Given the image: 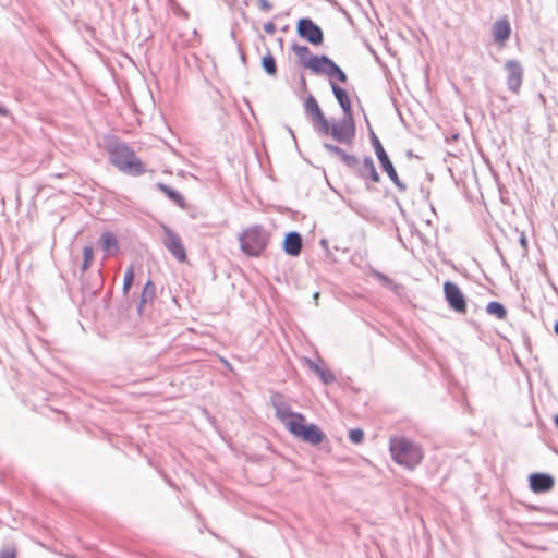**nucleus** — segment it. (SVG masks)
Masks as SVG:
<instances>
[{
	"label": "nucleus",
	"instance_id": "f257e3e1",
	"mask_svg": "<svg viewBox=\"0 0 558 558\" xmlns=\"http://www.w3.org/2000/svg\"><path fill=\"white\" fill-rule=\"evenodd\" d=\"M389 452L392 461L408 471H414L423 461V446L405 435L389 438Z\"/></svg>",
	"mask_w": 558,
	"mask_h": 558
},
{
	"label": "nucleus",
	"instance_id": "f03ea898",
	"mask_svg": "<svg viewBox=\"0 0 558 558\" xmlns=\"http://www.w3.org/2000/svg\"><path fill=\"white\" fill-rule=\"evenodd\" d=\"M106 150L109 162L122 173L138 177L146 172L145 163L128 143L114 137V143H108Z\"/></svg>",
	"mask_w": 558,
	"mask_h": 558
},
{
	"label": "nucleus",
	"instance_id": "7ed1b4c3",
	"mask_svg": "<svg viewBox=\"0 0 558 558\" xmlns=\"http://www.w3.org/2000/svg\"><path fill=\"white\" fill-rule=\"evenodd\" d=\"M270 239V231L260 223L251 225L238 234L240 251L248 258L263 256Z\"/></svg>",
	"mask_w": 558,
	"mask_h": 558
},
{
	"label": "nucleus",
	"instance_id": "20e7f679",
	"mask_svg": "<svg viewBox=\"0 0 558 558\" xmlns=\"http://www.w3.org/2000/svg\"><path fill=\"white\" fill-rule=\"evenodd\" d=\"M324 136H330L339 144L351 145L356 136V123L354 116L342 114L340 119L331 118L316 131Z\"/></svg>",
	"mask_w": 558,
	"mask_h": 558
},
{
	"label": "nucleus",
	"instance_id": "39448f33",
	"mask_svg": "<svg viewBox=\"0 0 558 558\" xmlns=\"http://www.w3.org/2000/svg\"><path fill=\"white\" fill-rule=\"evenodd\" d=\"M367 130L371 145L374 149L375 156L378 160L381 171L387 174L389 180L395 184V186L400 193H404L408 189L407 184L399 178V174L396 170L393 162L391 161L380 140L378 138V136L376 135V133L374 132L368 122Z\"/></svg>",
	"mask_w": 558,
	"mask_h": 558
},
{
	"label": "nucleus",
	"instance_id": "423d86ee",
	"mask_svg": "<svg viewBox=\"0 0 558 558\" xmlns=\"http://www.w3.org/2000/svg\"><path fill=\"white\" fill-rule=\"evenodd\" d=\"M288 432L294 438L313 447H317L324 441L329 442L328 437L322 427L316 423L307 422L304 414Z\"/></svg>",
	"mask_w": 558,
	"mask_h": 558
},
{
	"label": "nucleus",
	"instance_id": "0eeeda50",
	"mask_svg": "<svg viewBox=\"0 0 558 558\" xmlns=\"http://www.w3.org/2000/svg\"><path fill=\"white\" fill-rule=\"evenodd\" d=\"M296 36L307 44L318 47L324 44L323 28L310 16H302L295 23Z\"/></svg>",
	"mask_w": 558,
	"mask_h": 558
},
{
	"label": "nucleus",
	"instance_id": "6e6552de",
	"mask_svg": "<svg viewBox=\"0 0 558 558\" xmlns=\"http://www.w3.org/2000/svg\"><path fill=\"white\" fill-rule=\"evenodd\" d=\"M163 232L162 244L167 251L177 259L179 263L187 260L186 248L181 236L166 223L161 225Z\"/></svg>",
	"mask_w": 558,
	"mask_h": 558
},
{
	"label": "nucleus",
	"instance_id": "1a4fd4ad",
	"mask_svg": "<svg viewBox=\"0 0 558 558\" xmlns=\"http://www.w3.org/2000/svg\"><path fill=\"white\" fill-rule=\"evenodd\" d=\"M444 298L450 310L458 314H465L468 310L466 296L461 288L451 280H446L442 286Z\"/></svg>",
	"mask_w": 558,
	"mask_h": 558
},
{
	"label": "nucleus",
	"instance_id": "9d476101",
	"mask_svg": "<svg viewBox=\"0 0 558 558\" xmlns=\"http://www.w3.org/2000/svg\"><path fill=\"white\" fill-rule=\"evenodd\" d=\"M270 403L276 411V416L284 425L286 429L289 430L296 421H300L303 413L293 411L291 405L282 400L280 393H275L270 397Z\"/></svg>",
	"mask_w": 558,
	"mask_h": 558
},
{
	"label": "nucleus",
	"instance_id": "9b49d317",
	"mask_svg": "<svg viewBox=\"0 0 558 558\" xmlns=\"http://www.w3.org/2000/svg\"><path fill=\"white\" fill-rule=\"evenodd\" d=\"M291 50L298 58V63L306 69L310 70L313 74L316 73L318 66L320 65L322 61L325 58V53L323 54H315L312 53L310 48L306 45H301L298 41L293 40L291 46Z\"/></svg>",
	"mask_w": 558,
	"mask_h": 558
},
{
	"label": "nucleus",
	"instance_id": "f8f14e48",
	"mask_svg": "<svg viewBox=\"0 0 558 558\" xmlns=\"http://www.w3.org/2000/svg\"><path fill=\"white\" fill-rule=\"evenodd\" d=\"M81 292L84 301H93L104 288L102 270L81 275Z\"/></svg>",
	"mask_w": 558,
	"mask_h": 558
},
{
	"label": "nucleus",
	"instance_id": "ddd939ff",
	"mask_svg": "<svg viewBox=\"0 0 558 558\" xmlns=\"http://www.w3.org/2000/svg\"><path fill=\"white\" fill-rule=\"evenodd\" d=\"M315 75L327 76L330 87H332V84H347L349 80L347 73L342 70V68L339 64H337L335 60L330 58L328 54L325 56Z\"/></svg>",
	"mask_w": 558,
	"mask_h": 558
},
{
	"label": "nucleus",
	"instance_id": "4468645a",
	"mask_svg": "<svg viewBox=\"0 0 558 558\" xmlns=\"http://www.w3.org/2000/svg\"><path fill=\"white\" fill-rule=\"evenodd\" d=\"M492 38L498 50H502L510 39L512 28L509 19L504 15L496 20L492 25Z\"/></svg>",
	"mask_w": 558,
	"mask_h": 558
},
{
	"label": "nucleus",
	"instance_id": "2eb2a0df",
	"mask_svg": "<svg viewBox=\"0 0 558 558\" xmlns=\"http://www.w3.org/2000/svg\"><path fill=\"white\" fill-rule=\"evenodd\" d=\"M304 362L308 369L318 377L319 381L324 386H329L337 381L336 375L320 356H317L316 360L305 357Z\"/></svg>",
	"mask_w": 558,
	"mask_h": 558
},
{
	"label": "nucleus",
	"instance_id": "dca6fc26",
	"mask_svg": "<svg viewBox=\"0 0 558 558\" xmlns=\"http://www.w3.org/2000/svg\"><path fill=\"white\" fill-rule=\"evenodd\" d=\"M156 299V284L154 280L148 276L145 283L142 286L138 296H135L133 303H135L136 313L138 316H143L147 305H151Z\"/></svg>",
	"mask_w": 558,
	"mask_h": 558
},
{
	"label": "nucleus",
	"instance_id": "f3484780",
	"mask_svg": "<svg viewBox=\"0 0 558 558\" xmlns=\"http://www.w3.org/2000/svg\"><path fill=\"white\" fill-rule=\"evenodd\" d=\"M303 107L305 116L312 120L314 129L317 131L327 118L313 94H307Z\"/></svg>",
	"mask_w": 558,
	"mask_h": 558
},
{
	"label": "nucleus",
	"instance_id": "a211bd4d",
	"mask_svg": "<svg viewBox=\"0 0 558 558\" xmlns=\"http://www.w3.org/2000/svg\"><path fill=\"white\" fill-rule=\"evenodd\" d=\"M303 248V236L301 232L291 230L284 233L281 243L282 252L289 257H299Z\"/></svg>",
	"mask_w": 558,
	"mask_h": 558
},
{
	"label": "nucleus",
	"instance_id": "6ab92c4d",
	"mask_svg": "<svg viewBox=\"0 0 558 558\" xmlns=\"http://www.w3.org/2000/svg\"><path fill=\"white\" fill-rule=\"evenodd\" d=\"M505 70L508 73L507 76V86L508 89L519 94L522 78H523V68L521 63L515 59H510L505 63Z\"/></svg>",
	"mask_w": 558,
	"mask_h": 558
},
{
	"label": "nucleus",
	"instance_id": "aec40b11",
	"mask_svg": "<svg viewBox=\"0 0 558 558\" xmlns=\"http://www.w3.org/2000/svg\"><path fill=\"white\" fill-rule=\"evenodd\" d=\"M135 277H136V275H135L134 264L131 263L124 271L123 282H122L123 303H122L121 307L124 311H129L133 305V301L135 300V293L131 294V289L135 281Z\"/></svg>",
	"mask_w": 558,
	"mask_h": 558
},
{
	"label": "nucleus",
	"instance_id": "412c9836",
	"mask_svg": "<svg viewBox=\"0 0 558 558\" xmlns=\"http://www.w3.org/2000/svg\"><path fill=\"white\" fill-rule=\"evenodd\" d=\"M355 175L361 180L371 183H379L381 181V177L376 168V165L373 158L368 155H365L362 158L361 166L356 167Z\"/></svg>",
	"mask_w": 558,
	"mask_h": 558
},
{
	"label": "nucleus",
	"instance_id": "4be33fe9",
	"mask_svg": "<svg viewBox=\"0 0 558 558\" xmlns=\"http://www.w3.org/2000/svg\"><path fill=\"white\" fill-rule=\"evenodd\" d=\"M98 245L100 246L105 257L116 256L120 251L119 240L114 232L110 230H105L100 233Z\"/></svg>",
	"mask_w": 558,
	"mask_h": 558
},
{
	"label": "nucleus",
	"instance_id": "5701e85b",
	"mask_svg": "<svg viewBox=\"0 0 558 558\" xmlns=\"http://www.w3.org/2000/svg\"><path fill=\"white\" fill-rule=\"evenodd\" d=\"M530 488L534 493H547L553 489L555 480L546 473H532L529 476Z\"/></svg>",
	"mask_w": 558,
	"mask_h": 558
},
{
	"label": "nucleus",
	"instance_id": "b1692460",
	"mask_svg": "<svg viewBox=\"0 0 558 558\" xmlns=\"http://www.w3.org/2000/svg\"><path fill=\"white\" fill-rule=\"evenodd\" d=\"M330 88L333 97L336 98L339 107L342 110V114L354 116L352 102L348 90L344 87L340 86L339 84H332V87Z\"/></svg>",
	"mask_w": 558,
	"mask_h": 558
},
{
	"label": "nucleus",
	"instance_id": "393cba45",
	"mask_svg": "<svg viewBox=\"0 0 558 558\" xmlns=\"http://www.w3.org/2000/svg\"><path fill=\"white\" fill-rule=\"evenodd\" d=\"M156 189L161 192L170 202H172L174 205H177L179 208H185L186 207V199L183 196V194L177 190L175 187L163 183V182H157Z\"/></svg>",
	"mask_w": 558,
	"mask_h": 558
},
{
	"label": "nucleus",
	"instance_id": "a878e982",
	"mask_svg": "<svg viewBox=\"0 0 558 558\" xmlns=\"http://www.w3.org/2000/svg\"><path fill=\"white\" fill-rule=\"evenodd\" d=\"M260 66L263 71L270 77H276L278 74V65L275 56L267 47L266 52L260 58Z\"/></svg>",
	"mask_w": 558,
	"mask_h": 558
},
{
	"label": "nucleus",
	"instance_id": "bb28decb",
	"mask_svg": "<svg viewBox=\"0 0 558 558\" xmlns=\"http://www.w3.org/2000/svg\"><path fill=\"white\" fill-rule=\"evenodd\" d=\"M82 257H83V259L80 265V270L82 274H86L87 270L93 265L94 259H95L94 245L92 243H88L83 246Z\"/></svg>",
	"mask_w": 558,
	"mask_h": 558
},
{
	"label": "nucleus",
	"instance_id": "cd10ccee",
	"mask_svg": "<svg viewBox=\"0 0 558 558\" xmlns=\"http://www.w3.org/2000/svg\"><path fill=\"white\" fill-rule=\"evenodd\" d=\"M369 275L377 280L381 287L390 290L396 291L398 289V284L395 282L392 278H390L388 275L375 269L371 268Z\"/></svg>",
	"mask_w": 558,
	"mask_h": 558
},
{
	"label": "nucleus",
	"instance_id": "c85d7f7f",
	"mask_svg": "<svg viewBox=\"0 0 558 558\" xmlns=\"http://www.w3.org/2000/svg\"><path fill=\"white\" fill-rule=\"evenodd\" d=\"M485 311L488 315L496 317L497 319H505L507 317V308L499 301H489L486 304Z\"/></svg>",
	"mask_w": 558,
	"mask_h": 558
},
{
	"label": "nucleus",
	"instance_id": "c756f323",
	"mask_svg": "<svg viewBox=\"0 0 558 558\" xmlns=\"http://www.w3.org/2000/svg\"><path fill=\"white\" fill-rule=\"evenodd\" d=\"M348 439L353 445H361L365 439L364 429L361 427L350 428L348 432Z\"/></svg>",
	"mask_w": 558,
	"mask_h": 558
},
{
	"label": "nucleus",
	"instance_id": "7c9ffc66",
	"mask_svg": "<svg viewBox=\"0 0 558 558\" xmlns=\"http://www.w3.org/2000/svg\"><path fill=\"white\" fill-rule=\"evenodd\" d=\"M167 2L177 16L184 20L190 17L189 12L177 0H167Z\"/></svg>",
	"mask_w": 558,
	"mask_h": 558
},
{
	"label": "nucleus",
	"instance_id": "2f4dec72",
	"mask_svg": "<svg viewBox=\"0 0 558 558\" xmlns=\"http://www.w3.org/2000/svg\"><path fill=\"white\" fill-rule=\"evenodd\" d=\"M322 145L326 151H328L332 156L339 157L340 159L343 156V154L345 153V150L342 147H340L339 145H336V144L324 142Z\"/></svg>",
	"mask_w": 558,
	"mask_h": 558
},
{
	"label": "nucleus",
	"instance_id": "473e14b6",
	"mask_svg": "<svg viewBox=\"0 0 558 558\" xmlns=\"http://www.w3.org/2000/svg\"><path fill=\"white\" fill-rule=\"evenodd\" d=\"M185 210L191 219H198L203 216L202 209L195 205H191L186 202V207L182 208Z\"/></svg>",
	"mask_w": 558,
	"mask_h": 558
},
{
	"label": "nucleus",
	"instance_id": "72a5a7b5",
	"mask_svg": "<svg viewBox=\"0 0 558 558\" xmlns=\"http://www.w3.org/2000/svg\"><path fill=\"white\" fill-rule=\"evenodd\" d=\"M348 168H355L359 163V159L356 156L352 154H348L347 151L340 159Z\"/></svg>",
	"mask_w": 558,
	"mask_h": 558
},
{
	"label": "nucleus",
	"instance_id": "f704fd0d",
	"mask_svg": "<svg viewBox=\"0 0 558 558\" xmlns=\"http://www.w3.org/2000/svg\"><path fill=\"white\" fill-rule=\"evenodd\" d=\"M246 461L255 464H268V458L263 454L252 453L246 456Z\"/></svg>",
	"mask_w": 558,
	"mask_h": 558
},
{
	"label": "nucleus",
	"instance_id": "c9c22d12",
	"mask_svg": "<svg viewBox=\"0 0 558 558\" xmlns=\"http://www.w3.org/2000/svg\"><path fill=\"white\" fill-rule=\"evenodd\" d=\"M0 558H16V548L7 546L0 550Z\"/></svg>",
	"mask_w": 558,
	"mask_h": 558
},
{
	"label": "nucleus",
	"instance_id": "e433bc0d",
	"mask_svg": "<svg viewBox=\"0 0 558 558\" xmlns=\"http://www.w3.org/2000/svg\"><path fill=\"white\" fill-rule=\"evenodd\" d=\"M263 29L266 34L274 35L277 31L274 20H269V21L265 22L263 25Z\"/></svg>",
	"mask_w": 558,
	"mask_h": 558
},
{
	"label": "nucleus",
	"instance_id": "4c0bfd02",
	"mask_svg": "<svg viewBox=\"0 0 558 558\" xmlns=\"http://www.w3.org/2000/svg\"><path fill=\"white\" fill-rule=\"evenodd\" d=\"M258 9L262 12H269L272 10L274 4L269 0H256Z\"/></svg>",
	"mask_w": 558,
	"mask_h": 558
},
{
	"label": "nucleus",
	"instance_id": "58836bf2",
	"mask_svg": "<svg viewBox=\"0 0 558 558\" xmlns=\"http://www.w3.org/2000/svg\"><path fill=\"white\" fill-rule=\"evenodd\" d=\"M420 194L424 202H429L430 189L428 186H426L423 182L420 183Z\"/></svg>",
	"mask_w": 558,
	"mask_h": 558
},
{
	"label": "nucleus",
	"instance_id": "ea45409f",
	"mask_svg": "<svg viewBox=\"0 0 558 558\" xmlns=\"http://www.w3.org/2000/svg\"><path fill=\"white\" fill-rule=\"evenodd\" d=\"M319 246L324 250L325 257L329 258L331 256V251L329 248V243H328V240L326 238H322L319 240Z\"/></svg>",
	"mask_w": 558,
	"mask_h": 558
},
{
	"label": "nucleus",
	"instance_id": "a19ab883",
	"mask_svg": "<svg viewBox=\"0 0 558 558\" xmlns=\"http://www.w3.org/2000/svg\"><path fill=\"white\" fill-rule=\"evenodd\" d=\"M236 49H238V52H239V57H240L241 63L244 66H247V64H248L247 56L245 54V52H244V50L242 48L241 43H236Z\"/></svg>",
	"mask_w": 558,
	"mask_h": 558
},
{
	"label": "nucleus",
	"instance_id": "79ce46f5",
	"mask_svg": "<svg viewBox=\"0 0 558 558\" xmlns=\"http://www.w3.org/2000/svg\"><path fill=\"white\" fill-rule=\"evenodd\" d=\"M218 356V361L230 372V373H234V367L233 365L229 362V360L222 355H217Z\"/></svg>",
	"mask_w": 558,
	"mask_h": 558
},
{
	"label": "nucleus",
	"instance_id": "37998d69",
	"mask_svg": "<svg viewBox=\"0 0 558 558\" xmlns=\"http://www.w3.org/2000/svg\"><path fill=\"white\" fill-rule=\"evenodd\" d=\"M111 299H112V291L109 290L102 298V303H104V307L105 308H109L110 306V303H111Z\"/></svg>",
	"mask_w": 558,
	"mask_h": 558
},
{
	"label": "nucleus",
	"instance_id": "c03bdc74",
	"mask_svg": "<svg viewBox=\"0 0 558 558\" xmlns=\"http://www.w3.org/2000/svg\"><path fill=\"white\" fill-rule=\"evenodd\" d=\"M0 117H10V118H12L10 109L5 105H3L2 102H0Z\"/></svg>",
	"mask_w": 558,
	"mask_h": 558
},
{
	"label": "nucleus",
	"instance_id": "a18cd8bd",
	"mask_svg": "<svg viewBox=\"0 0 558 558\" xmlns=\"http://www.w3.org/2000/svg\"><path fill=\"white\" fill-rule=\"evenodd\" d=\"M262 441L265 444L267 450L280 456L279 452L274 448V446L267 438H262Z\"/></svg>",
	"mask_w": 558,
	"mask_h": 558
},
{
	"label": "nucleus",
	"instance_id": "49530a36",
	"mask_svg": "<svg viewBox=\"0 0 558 558\" xmlns=\"http://www.w3.org/2000/svg\"><path fill=\"white\" fill-rule=\"evenodd\" d=\"M299 86H300V89L303 92V93H306L307 92V83H306V80L304 77L303 74H301L300 76V83H299Z\"/></svg>",
	"mask_w": 558,
	"mask_h": 558
},
{
	"label": "nucleus",
	"instance_id": "de8ad7c7",
	"mask_svg": "<svg viewBox=\"0 0 558 558\" xmlns=\"http://www.w3.org/2000/svg\"><path fill=\"white\" fill-rule=\"evenodd\" d=\"M409 229H410L411 235H416L420 232V230L416 228L414 222L409 223Z\"/></svg>",
	"mask_w": 558,
	"mask_h": 558
},
{
	"label": "nucleus",
	"instance_id": "09e8293b",
	"mask_svg": "<svg viewBox=\"0 0 558 558\" xmlns=\"http://www.w3.org/2000/svg\"><path fill=\"white\" fill-rule=\"evenodd\" d=\"M515 232L518 234V242L523 247V240H524L523 230H519L518 228H515Z\"/></svg>",
	"mask_w": 558,
	"mask_h": 558
},
{
	"label": "nucleus",
	"instance_id": "8fccbe9b",
	"mask_svg": "<svg viewBox=\"0 0 558 558\" xmlns=\"http://www.w3.org/2000/svg\"><path fill=\"white\" fill-rule=\"evenodd\" d=\"M239 12H240V15H241L242 20H243L245 23H246V22H248V15H247L246 11H245V10H243V9H240V10H239Z\"/></svg>",
	"mask_w": 558,
	"mask_h": 558
},
{
	"label": "nucleus",
	"instance_id": "3c124183",
	"mask_svg": "<svg viewBox=\"0 0 558 558\" xmlns=\"http://www.w3.org/2000/svg\"><path fill=\"white\" fill-rule=\"evenodd\" d=\"M396 239L402 245V247L408 248L403 238L400 235L399 232H397Z\"/></svg>",
	"mask_w": 558,
	"mask_h": 558
},
{
	"label": "nucleus",
	"instance_id": "603ef678",
	"mask_svg": "<svg viewBox=\"0 0 558 558\" xmlns=\"http://www.w3.org/2000/svg\"><path fill=\"white\" fill-rule=\"evenodd\" d=\"M425 179L428 181V182H433L434 181V174L429 171H426L425 172Z\"/></svg>",
	"mask_w": 558,
	"mask_h": 558
},
{
	"label": "nucleus",
	"instance_id": "864d4df0",
	"mask_svg": "<svg viewBox=\"0 0 558 558\" xmlns=\"http://www.w3.org/2000/svg\"><path fill=\"white\" fill-rule=\"evenodd\" d=\"M405 156H407L408 158H413V157H416V158H417V157H418L417 155H415V154L413 153V150H412V149H408V150L405 151Z\"/></svg>",
	"mask_w": 558,
	"mask_h": 558
},
{
	"label": "nucleus",
	"instance_id": "5fc2aeb1",
	"mask_svg": "<svg viewBox=\"0 0 558 558\" xmlns=\"http://www.w3.org/2000/svg\"><path fill=\"white\" fill-rule=\"evenodd\" d=\"M416 236H418V239L423 242V243H426L427 244V239L426 236L420 231Z\"/></svg>",
	"mask_w": 558,
	"mask_h": 558
},
{
	"label": "nucleus",
	"instance_id": "6e6d98bb",
	"mask_svg": "<svg viewBox=\"0 0 558 558\" xmlns=\"http://www.w3.org/2000/svg\"><path fill=\"white\" fill-rule=\"evenodd\" d=\"M514 361L519 367L523 368V363L517 354H514Z\"/></svg>",
	"mask_w": 558,
	"mask_h": 558
},
{
	"label": "nucleus",
	"instance_id": "4d7b16f0",
	"mask_svg": "<svg viewBox=\"0 0 558 558\" xmlns=\"http://www.w3.org/2000/svg\"><path fill=\"white\" fill-rule=\"evenodd\" d=\"M393 203L398 207V209H401L402 204L397 196H393Z\"/></svg>",
	"mask_w": 558,
	"mask_h": 558
},
{
	"label": "nucleus",
	"instance_id": "13d9d810",
	"mask_svg": "<svg viewBox=\"0 0 558 558\" xmlns=\"http://www.w3.org/2000/svg\"><path fill=\"white\" fill-rule=\"evenodd\" d=\"M459 138V133H452L450 137H447V141H457Z\"/></svg>",
	"mask_w": 558,
	"mask_h": 558
},
{
	"label": "nucleus",
	"instance_id": "bf43d9fd",
	"mask_svg": "<svg viewBox=\"0 0 558 558\" xmlns=\"http://www.w3.org/2000/svg\"><path fill=\"white\" fill-rule=\"evenodd\" d=\"M223 2L229 5V7H233L236 2V0H223Z\"/></svg>",
	"mask_w": 558,
	"mask_h": 558
},
{
	"label": "nucleus",
	"instance_id": "052dcab7",
	"mask_svg": "<svg viewBox=\"0 0 558 558\" xmlns=\"http://www.w3.org/2000/svg\"><path fill=\"white\" fill-rule=\"evenodd\" d=\"M287 130H288L289 134L292 136L293 141L296 142L293 130L290 126H287Z\"/></svg>",
	"mask_w": 558,
	"mask_h": 558
},
{
	"label": "nucleus",
	"instance_id": "680f3d73",
	"mask_svg": "<svg viewBox=\"0 0 558 558\" xmlns=\"http://www.w3.org/2000/svg\"><path fill=\"white\" fill-rule=\"evenodd\" d=\"M319 295H320V294H319V292H318V291H316V292H314V293H313V300H314L316 303H317V301H318V299H319Z\"/></svg>",
	"mask_w": 558,
	"mask_h": 558
},
{
	"label": "nucleus",
	"instance_id": "e2e57ef3",
	"mask_svg": "<svg viewBox=\"0 0 558 558\" xmlns=\"http://www.w3.org/2000/svg\"><path fill=\"white\" fill-rule=\"evenodd\" d=\"M428 205H429L430 211H432L434 215H436V209H435L434 205H433L430 202H428Z\"/></svg>",
	"mask_w": 558,
	"mask_h": 558
},
{
	"label": "nucleus",
	"instance_id": "0e129e2a",
	"mask_svg": "<svg viewBox=\"0 0 558 558\" xmlns=\"http://www.w3.org/2000/svg\"><path fill=\"white\" fill-rule=\"evenodd\" d=\"M554 332L558 336V320L554 324Z\"/></svg>",
	"mask_w": 558,
	"mask_h": 558
},
{
	"label": "nucleus",
	"instance_id": "69168bd1",
	"mask_svg": "<svg viewBox=\"0 0 558 558\" xmlns=\"http://www.w3.org/2000/svg\"><path fill=\"white\" fill-rule=\"evenodd\" d=\"M257 40L264 43L265 36L263 34H258Z\"/></svg>",
	"mask_w": 558,
	"mask_h": 558
},
{
	"label": "nucleus",
	"instance_id": "338daca9",
	"mask_svg": "<svg viewBox=\"0 0 558 558\" xmlns=\"http://www.w3.org/2000/svg\"><path fill=\"white\" fill-rule=\"evenodd\" d=\"M230 37L232 38V40L236 41V36H235L234 31H231Z\"/></svg>",
	"mask_w": 558,
	"mask_h": 558
},
{
	"label": "nucleus",
	"instance_id": "774afa93",
	"mask_svg": "<svg viewBox=\"0 0 558 558\" xmlns=\"http://www.w3.org/2000/svg\"><path fill=\"white\" fill-rule=\"evenodd\" d=\"M554 422H555L556 427L558 428V414L554 417Z\"/></svg>",
	"mask_w": 558,
	"mask_h": 558
}]
</instances>
